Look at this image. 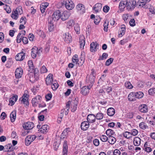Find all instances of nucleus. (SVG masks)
<instances>
[{
	"label": "nucleus",
	"instance_id": "f257e3e1",
	"mask_svg": "<svg viewBox=\"0 0 155 155\" xmlns=\"http://www.w3.org/2000/svg\"><path fill=\"white\" fill-rule=\"evenodd\" d=\"M91 71L90 75L87 77L86 82L89 85L90 84L92 86L94 82L96 74L93 69Z\"/></svg>",
	"mask_w": 155,
	"mask_h": 155
},
{
	"label": "nucleus",
	"instance_id": "f03ea898",
	"mask_svg": "<svg viewBox=\"0 0 155 155\" xmlns=\"http://www.w3.org/2000/svg\"><path fill=\"white\" fill-rule=\"evenodd\" d=\"M127 8L129 10H132L134 8L137 3L135 0H126Z\"/></svg>",
	"mask_w": 155,
	"mask_h": 155
},
{
	"label": "nucleus",
	"instance_id": "7ed1b4c3",
	"mask_svg": "<svg viewBox=\"0 0 155 155\" xmlns=\"http://www.w3.org/2000/svg\"><path fill=\"white\" fill-rule=\"evenodd\" d=\"M41 52V50L38 49L35 46L31 49V55L33 58H35L37 55H39Z\"/></svg>",
	"mask_w": 155,
	"mask_h": 155
},
{
	"label": "nucleus",
	"instance_id": "20e7f679",
	"mask_svg": "<svg viewBox=\"0 0 155 155\" xmlns=\"http://www.w3.org/2000/svg\"><path fill=\"white\" fill-rule=\"evenodd\" d=\"M36 138L35 135H29L27 136L25 140V143L26 145L28 146L33 142Z\"/></svg>",
	"mask_w": 155,
	"mask_h": 155
},
{
	"label": "nucleus",
	"instance_id": "39448f33",
	"mask_svg": "<svg viewBox=\"0 0 155 155\" xmlns=\"http://www.w3.org/2000/svg\"><path fill=\"white\" fill-rule=\"evenodd\" d=\"M99 45L97 42H93L90 44V51L92 52H94L99 49Z\"/></svg>",
	"mask_w": 155,
	"mask_h": 155
},
{
	"label": "nucleus",
	"instance_id": "423d86ee",
	"mask_svg": "<svg viewBox=\"0 0 155 155\" xmlns=\"http://www.w3.org/2000/svg\"><path fill=\"white\" fill-rule=\"evenodd\" d=\"M60 15H61V12L59 10H58L54 12L51 16L52 22L53 21H57L60 18Z\"/></svg>",
	"mask_w": 155,
	"mask_h": 155
},
{
	"label": "nucleus",
	"instance_id": "0eeeda50",
	"mask_svg": "<svg viewBox=\"0 0 155 155\" xmlns=\"http://www.w3.org/2000/svg\"><path fill=\"white\" fill-rule=\"evenodd\" d=\"M28 96L26 94H24L22 97H20L19 99V101L20 103H23L26 105H28Z\"/></svg>",
	"mask_w": 155,
	"mask_h": 155
},
{
	"label": "nucleus",
	"instance_id": "6e6552de",
	"mask_svg": "<svg viewBox=\"0 0 155 155\" xmlns=\"http://www.w3.org/2000/svg\"><path fill=\"white\" fill-rule=\"evenodd\" d=\"M77 11L80 14H83L85 12L84 5L81 4H79L76 6Z\"/></svg>",
	"mask_w": 155,
	"mask_h": 155
},
{
	"label": "nucleus",
	"instance_id": "1a4fd4ad",
	"mask_svg": "<svg viewBox=\"0 0 155 155\" xmlns=\"http://www.w3.org/2000/svg\"><path fill=\"white\" fill-rule=\"evenodd\" d=\"M92 87L91 86L90 84L89 86H84L81 89V93L84 95H86L89 92V90Z\"/></svg>",
	"mask_w": 155,
	"mask_h": 155
},
{
	"label": "nucleus",
	"instance_id": "9d476101",
	"mask_svg": "<svg viewBox=\"0 0 155 155\" xmlns=\"http://www.w3.org/2000/svg\"><path fill=\"white\" fill-rule=\"evenodd\" d=\"M34 124L31 122H28L25 123L23 125L24 129L26 130H30L32 129L34 127Z\"/></svg>",
	"mask_w": 155,
	"mask_h": 155
},
{
	"label": "nucleus",
	"instance_id": "9b49d317",
	"mask_svg": "<svg viewBox=\"0 0 155 155\" xmlns=\"http://www.w3.org/2000/svg\"><path fill=\"white\" fill-rule=\"evenodd\" d=\"M65 6L67 9L71 10L74 8V5L71 0H66Z\"/></svg>",
	"mask_w": 155,
	"mask_h": 155
},
{
	"label": "nucleus",
	"instance_id": "f8f14e48",
	"mask_svg": "<svg viewBox=\"0 0 155 155\" xmlns=\"http://www.w3.org/2000/svg\"><path fill=\"white\" fill-rule=\"evenodd\" d=\"M64 41L67 43H69L72 41V38L70 34L66 33L63 35Z\"/></svg>",
	"mask_w": 155,
	"mask_h": 155
},
{
	"label": "nucleus",
	"instance_id": "ddd939ff",
	"mask_svg": "<svg viewBox=\"0 0 155 155\" xmlns=\"http://www.w3.org/2000/svg\"><path fill=\"white\" fill-rule=\"evenodd\" d=\"M41 97L39 95H38L35 98H33L31 101L33 106H37L38 104L41 102Z\"/></svg>",
	"mask_w": 155,
	"mask_h": 155
},
{
	"label": "nucleus",
	"instance_id": "4468645a",
	"mask_svg": "<svg viewBox=\"0 0 155 155\" xmlns=\"http://www.w3.org/2000/svg\"><path fill=\"white\" fill-rule=\"evenodd\" d=\"M87 120L89 123H92L94 122L96 119L95 115L93 114H90L87 116Z\"/></svg>",
	"mask_w": 155,
	"mask_h": 155
},
{
	"label": "nucleus",
	"instance_id": "2eb2a0df",
	"mask_svg": "<svg viewBox=\"0 0 155 155\" xmlns=\"http://www.w3.org/2000/svg\"><path fill=\"white\" fill-rule=\"evenodd\" d=\"M53 75L51 74H49L46 78V83L47 85H50L54 81L53 80Z\"/></svg>",
	"mask_w": 155,
	"mask_h": 155
},
{
	"label": "nucleus",
	"instance_id": "dca6fc26",
	"mask_svg": "<svg viewBox=\"0 0 155 155\" xmlns=\"http://www.w3.org/2000/svg\"><path fill=\"white\" fill-rule=\"evenodd\" d=\"M25 54L22 51L16 55L15 59L17 61H21L25 58Z\"/></svg>",
	"mask_w": 155,
	"mask_h": 155
},
{
	"label": "nucleus",
	"instance_id": "f3484780",
	"mask_svg": "<svg viewBox=\"0 0 155 155\" xmlns=\"http://www.w3.org/2000/svg\"><path fill=\"white\" fill-rule=\"evenodd\" d=\"M87 121H84L81 123V127L82 130H86L89 128L90 124Z\"/></svg>",
	"mask_w": 155,
	"mask_h": 155
},
{
	"label": "nucleus",
	"instance_id": "a211bd4d",
	"mask_svg": "<svg viewBox=\"0 0 155 155\" xmlns=\"http://www.w3.org/2000/svg\"><path fill=\"white\" fill-rule=\"evenodd\" d=\"M68 152V146L67 142L65 140L63 144L62 155H67Z\"/></svg>",
	"mask_w": 155,
	"mask_h": 155
},
{
	"label": "nucleus",
	"instance_id": "6ab92c4d",
	"mask_svg": "<svg viewBox=\"0 0 155 155\" xmlns=\"http://www.w3.org/2000/svg\"><path fill=\"white\" fill-rule=\"evenodd\" d=\"M18 98V96L16 95H14L11 97L9 100V105L11 106L13 105L17 101Z\"/></svg>",
	"mask_w": 155,
	"mask_h": 155
},
{
	"label": "nucleus",
	"instance_id": "aec40b11",
	"mask_svg": "<svg viewBox=\"0 0 155 155\" xmlns=\"http://www.w3.org/2000/svg\"><path fill=\"white\" fill-rule=\"evenodd\" d=\"M69 132V128H66L64 129L61 135V138L63 139L66 138L68 135Z\"/></svg>",
	"mask_w": 155,
	"mask_h": 155
},
{
	"label": "nucleus",
	"instance_id": "412c9836",
	"mask_svg": "<svg viewBox=\"0 0 155 155\" xmlns=\"http://www.w3.org/2000/svg\"><path fill=\"white\" fill-rule=\"evenodd\" d=\"M125 26L124 25H122L118 34V37H121L123 36L125 33Z\"/></svg>",
	"mask_w": 155,
	"mask_h": 155
},
{
	"label": "nucleus",
	"instance_id": "4be33fe9",
	"mask_svg": "<svg viewBox=\"0 0 155 155\" xmlns=\"http://www.w3.org/2000/svg\"><path fill=\"white\" fill-rule=\"evenodd\" d=\"M147 3V2L143 0H139L137 3V5L146 8H147L146 5Z\"/></svg>",
	"mask_w": 155,
	"mask_h": 155
},
{
	"label": "nucleus",
	"instance_id": "5701e85b",
	"mask_svg": "<svg viewBox=\"0 0 155 155\" xmlns=\"http://www.w3.org/2000/svg\"><path fill=\"white\" fill-rule=\"evenodd\" d=\"M69 13L67 11H64L60 15V18L61 20L64 21L68 19L69 17Z\"/></svg>",
	"mask_w": 155,
	"mask_h": 155
},
{
	"label": "nucleus",
	"instance_id": "b1692460",
	"mask_svg": "<svg viewBox=\"0 0 155 155\" xmlns=\"http://www.w3.org/2000/svg\"><path fill=\"white\" fill-rule=\"evenodd\" d=\"M126 4V0H123L120 2L119 8L121 11H123L125 7H127Z\"/></svg>",
	"mask_w": 155,
	"mask_h": 155
},
{
	"label": "nucleus",
	"instance_id": "393cba45",
	"mask_svg": "<svg viewBox=\"0 0 155 155\" xmlns=\"http://www.w3.org/2000/svg\"><path fill=\"white\" fill-rule=\"evenodd\" d=\"M23 74V70L21 68H18L15 71V76L16 78H20L22 76Z\"/></svg>",
	"mask_w": 155,
	"mask_h": 155
},
{
	"label": "nucleus",
	"instance_id": "a878e982",
	"mask_svg": "<svg viewBox=\"0 0 155 155\" xmlns=\"http://www.w3.org/2000/svg\"><path fill=\"white\" fill-rule=\"evenodd\" d=\"M48 126L45 124L42 126L38 130L39 132L43 134L46 133L48 132Z\"/></svg>",
	"mask_w": 155,
	"mask_h": 155
},
{
	"label": "nucleus",
	"instance_id": "bb28decb",
	"mask_svg": "<svg viewBox=\"0 0 155 155\" xmlns=\"http://www.w3.org/2000/svg\"><path fill=\"white\" fill-rule=\"evenodd\" d=\"M102 5L100 3L96 4L93 8V9L95 11L96 13L100 11L101 9Z\"/></svg>",
	"mask_w": 155,
	"mask_h": 155
},
{
	"label": "nucleus",
	"instance_id": "cd10ccee",
	"mask_svg": "<svg viewBox=\"0 0 155 155\" xmlns=\"http://www.w3.org/2000/svg\"><path fill=\"white\" fill-rule=\"evenodd\" d=\"M139 110L142 113H147L148 111L147 106L146 104H142L140 106Z\"/></svg>",
	"mask_w": 155,
	"mask_h": 155
},
{
	"label": "nucleus",
	"instance_id": "c85d7f7f",
	"mask_svg": "<svg viewBox=\"0 0 155 155\" xmlns=\"http://www.w3.org/2000/svg\"><path fill=\"white\" fill-rule=\"evenodd\" d=\"M107 114L110 116H112L115 113V110L113 107H110L107 110Z\"/></svg>",
	"mask_w": 155,
	"mask_h": 155
},
{
	"label": "nucleus",
	"instance_id": "c756f323",
	"mask_svg": "<svg viewBox=\"0 0 155 155\" xmlns=\"http://www.w3.org/2000/svg\"><path fill=\"white\" fill-rule=\"evenodd\" d=\"M136 98L134 92H133L130 93L128 96V98L130 101H134Z\"/></svg>",
	"mask_w": 155,
	"mask_h": 155
},
{
	"label": "nucleus",
	"instance_id": "7c9ffc66",
	"mask_svg": "<svg viewBox=\"0 0 155 155\" xmlns=\"http://www.w3.org/2000/svg\"><path fill=\"white\" fill-rule=\"evenodd\" d=\"M141 139L138 137H135L134 139V143L135 146H138L140 143Z\"/></svg>",
	"mask_w": 155,
	"mask_h": 155
},
{
	"label": "nucleus",
	"instance_id": "2f4dec72",
	"mask_svg": "<svg viewBox=\"0 0 155 155\" xmlns=\"http://www.w3.org/2000/svg\"><path fill=\"white\" fill-rule=\"evenodd\" d=\"M79 43L80 48L82 49H83L85 43V38H84L82 39L81 38L80 39Z\"/></svg>",
	"mask_w": 155,
	"mask_h": 155
},
{
	"label": "nucleus",
	"instance_id": "473e14b6",
	"mask_svg": "<svg viewBox=\"0 0 155 155\" xmlns=\"http://www.w3.org/2000/svg\"><path fill=\"white\" fill-rule=\"evenodd\" d=\"M51 88L53 90H55L58 87L59 85L57 81L55 80L52 83Z\"/></svg>",
	"mask_w": 155,
	"mask_h": 155
},
{
	"label": "nucleus",
	"instance_id": "72a5a7b5",
	"mask_svg": "<svg viewBox=\"0 0 155 155\" xmlns=\"http://www.w3.org/2000/svg\"><path fill=\"white\" fill-rule=\"evenodd\" d=\"M108 142L110 144H114L116 141V138L112 136L109 137L108 138Z\"/></svg>",
	"mask_w": 155,
	"mask_h": 155
},
{
	"label": "nucleus",
	"instance_id": "f704fd0d",
	"mask_svg": "<svg viewBox=\"0 0 155 155\" xmlns=\"http://www.w3.org/2000/svg\"><path fill=\"white\" fill-rule=\"evenodd\" d=\"M134 93L135 94V97H136L137 98H141L143 96V93L141 91L134 92Z\"/></svg>",
	"mask_w": 155,
	"mask_h": 155
},
{
	"label": "nucleus",
	"instance_id": "c9c22d12",
	"mask_svg": "<svg viewBox=\"0 0 155 155\" xmlns=\"http://www.w3.org/2000/svg\"><path fill=\"white\" fill-rule=\"evenodd\" d=\"M11 120L12 122H14L16 118V112L15 111H12L10 115Z\"/></svg>",
	"mask_w": 155,
	"mask_h": 155
},
{
	"label": "nucleus",
	"instance_id": "e433bc0d",
	"mask_svg": "<svg viewBox=\"0 0 155 155\" xmlns=\"http://www.w3.org/2000/svg\"><path fill=\"white\" fill-rule=\"evenodd\" d=\"M95 117H96V119L100 120L103 118L104 115L102 113L99 112L96 114Z\"/></svg>",
	"mask_w": 155,
	"mask_h": 155
},
{
	"label": "nucleus",
	"instance_id": "4c0bfd02",
	"mask_svg": "<svg viewBox=\"0 0 155 155\" xmlns=\"http://www.w3.org/2000/svg\"><path fill=\"white\" fill-rule=\"evenodd\" d=\"M11 16L13 19L17 20L18 17V14L15 11L12 12Z\"/></svg>",
	"mask_w": 155,
	"mask_h": 155
},
{
	"label": "nucleus",
	"instance_id": "58836bf2",
	"mask_svg": "<svg viewBox=\"0 0 155 155\" xmlns=\"http://www.w3.org/2000/svg\"><path fill=\"white\" fill-rule=\"evenodd\" d=\"M74 24V21L73 20H69L67 23V26L68 28L72 27Z\"/></svg>",
	"mask_w": 155,
	"mask_h": 155
},
{
	"label": "nucleus",
	"instance_id": "ea45409f",
	"mask_svg": "<svg viewBox=\"0 0 155 155\" xmlns=\"http://www.w3.org/2000/svg\"><path fill=\"white\" fill-rule=\"evenodd\" d=\"M78 101L77 100H75L74 103V105L73 107H71V111L72 112H74L76 111L77 107V104H78Z\"/></svg>",
	"mask_w": 155,
	"mask_h": 155
},
{
	"label": "nucleus",
	"instance_id": "a19ab883",
	"mask_svg": "<svg viewBox=\"0 0 155 155\" xmlns=\"http://www.w3.org/2000/svg\"><path fill=\"white\" fill-rule=\"evenodd\" d=\"M72 61L75 64H77L78 62V56L77 54H75L73 56L72 58Z\"/></svg>",
	"mask_w": 155,
	"mask_h": 155
},
{
	"label": "nucleus",
	"instance_id": "79ce46f5",
	"mask_svg": "<svg viewBox=\"0 0 155 155\" xmlns=\"http://www.w3.org/2000/svg\"><path fill=\"white\" fill-rule=\"evenodd\" d=\"M106 133L107 135L109 137L113 135L114 132L113 130L110 129H108L106 130Z\"/></svg>",
	"mask_w": 155,
	"mask_h": 155
},
{
	"label": "nucleus",
	"instance_id": "37998d69",
	"mask_svg": "<svg viewBox=\"0 0 155 155\" xmlns=\"http://www.w3.org/2000/svg\"><path fill=\"white\" fill-rule=\"evenodd\" d=\"M108 56V54H107L105 53H104L103 54L102 56H100L99 58L98 59V60H101L106 59L107 58Z\"/></svg>",
	"mask_w": 155,
	"mask_h": 155
},
{
	"label": "nucleus",
	"instance_id": "c03bdc74",
	"mask_svg": "<svg viewBox=\"0 0 155 155\" xmlns=\"http://www.w3.org/2000/svg\"><path fill=\"white\" fill-rule=\"evenodd\" d=\"M12 145L11 144H8L4 147V151L7 152L9 151L10 150H12L11 149Z\"/></svg>",
	"mask_w": 155,
	"mask_h": 155
},
{
	"label": "nucleus",
	"instance_id": "a18cd8bd",
	"mask_svg": "<svg viewBox=\"0 0 155 155\" xmlns=\"http://www.w3.org/2000/svg\"><path fill=\"white\" fill-rule=\"evenodd\" d=\"M23 37V36L21 35V33H19L17 37V42L18 43H20L21 41V38Z\"/></svg>",
	"mask_w": 155,
	"mask_h": 155
},
{
	"label": "nucleus",
	"instance_id": "49530a36",
	"mask_svg": "<svg viewBox=\"0 0 155 155\" xmlns=\"http://www.w3.org/2000/svg\"><path fill=\"white\" fill-rule=\"evenodd\" d=\"M109 22L107 20H105L104 24V30L105 31H108V25Z\"/></svg>",
	"mask_w": 155,
	"mask_h": 155
},
{
	"label": "nucleus",
	"instance_id": "de8ad7c7",
	"mask_svg": "<svg viewBox=\"0 0 155 155\" xmlns=\"http://www.w3.org/2000/svg\"><path fill=\"white\" fill-rule=\"evenodd\" d=\"M124 136L127 139H129L131 137V134L130 132L126 131L123 134Z\"/></svg>",
	"mask_w": 155,
	"mask_h": 155
},
{
	"label": "nucleus",
	"instance_id": "09e8293b",
	"mask_svg": "<svg viewBox=\"0 0 155 155\" xmlns=\"http://www.w3.org/2000/svg\"><path fill=\"white\" fill-rule=\"evenodd\" d=\"M139 127L143 130H145L148 128V126L145 125V124L143 122H142L139 124Z\"/></svg>",
	"mask_w": 155,
	"mask_h": 155
},
{
	"label": "nucleus",
	"instance_id": "8fccbe9b",
	"mask_svg": "<svg viewBox=\"0 0 155 155\" xmlns=\"http://www.w3.org/2000/svg\"><path fill=\"white\" fill-rule=\"evenodd\" d=\"M114 59L112 58H110L107 59L105 63V65L106 66H109L113 62Z\"/></svg>",
	"mask_w": 155,
	"mask_h": 155
},
{
	"label": "nucleus",
	"instance_id": "3c124183",
	"mask_svg": "<svg viewBox=\"0 0 155 155\" xmlns=\"http://www.w3.org/2000/svg\"><path fill=\"white\" fill-rule=\"evenodd\" d=\"M74 29L77 34H79L80 33V27L79 24H77L74 27Z\"/></svg>",
	"mask_w": 155,
	"mask_h": 155
},
{
	"label": "nucleus",
	"instance_id": "603ef678",
	"mask_svg": "<svg viewBox=\"0 0 155 155\" xmlns=\"http://www.w3.org/2000/svg\"><path fill=\"white\" fill-rule=\"evenodd\" d=\"M125 87L128 89H131L133 87V86L129 81H127L125 83Z\"/></svg>",
	"mask_w": 155,
	"mask_h": 155
},
{
	"label": "nucleus",
	"instance_id": "864d4df0",
	"mask_svg": "<svg viewBox=\"0 0 155 155\" xmlns=\"http://www.w3.org/2000/svg\"><path fill=\"white\" fill-rule=\"evenodd\" d=\"M15 11L16 12L18 13V14H19L20 15H21L23 13V11L22 10V7L21 6H19L16 8Z\"/></svg>",
	"mask_w": 155,
	"mask_h": 155
},
{
	"label": "nucleus",
	"instance_id": "5fc2aeb1",
	"mask_svg": "<svg viewBox=\"0 0 155 155\" xmlns=\"http://www.w3.org/2000/svg\"><path fill=\"white\" fill-rule=\"evenodd\" d=\"M40 72L41 73H44L47 72V69L46 68L45 66L43 65L40 69Z\"/></svg>",
	"mask_w": 155,
	"mask_h": 155
},
{
	"label": "nucleus",
	"instance_id": "6e6d98bb",
	"mask_svg": "<svg viewBox=\"0 0 155 155\" xmlns=\"http://www.w3.org/2000/svg\"><path fill=\"white\" fill-rule=\"evenodd\" d=\"M101 140L103 142H105L108 140V138L105 135H102L100 137Z\"/></svg>",
	"mask_w": 155,
	"mask_h": 155
},
{
	"label": "nucleus",
	"instance_id": "4d7b16f0",
	"mask_svg": "<svg viewBox=\"0 0 155 155\" xmlns=\"http://www.w3.org/2000/svg\"><path fill=\"white\" fill-rule=\"evenodd\" d=\"M84 58H81L78 59V62L77 64L78 65L80 66H82L84 63Z\"/></svg>",
	"mask_w": 155,
	"mask_h": 155
},
{
	"label": "nucleus",
	"instance_id": "13d9d810",
	"mask_svg": "<svg viewBox=\"0 0 155 155\" xmlns=\"http://www.w3.org/2000/svg\"><path fill=\"white\" fill-rule=\"evenodd\" d=\"M20 22L25 25L26 23V18L25 17H22L20 19Z\"/></svg>",
	"mask_w": 155,
	"mask_h": 155
},
{
	"label": "nucleus",
	"instance_id": "bf43d9fd",
	"mask_svg": "<svg viewBox=\"0 0 155 155\" xmlns=\"http://www.w3.org/2000/svg\"><path fill=\"white\" fill-rule=\"evenodd\" d=\"M131 135L136 136L138 134V131L137 130L134 129L131 130Z\"/></svg>",
	"mask_w": 155,
	"mask_h": 155
},
{
	"label": "nucleus",
	"instance_id": "052dcab7",
	"mask_svg": "<svg viewBox=\"0 0 155 155\" xmlns=\"http://www.w3.org/2000/svg\"><path fill=\"white\" fill-rule=\"evenodd\" d=\"M149 94L150 95H152L155 93V88H151L148 91Z\"/></svg>",
	"mask_w": 155,
	"mask_h": 155
},
{
	"label": "nucleus",
	"instance_id": "680f3d73",
	"mask_svg": "<svg viewBox=\"0 0 155 155\" xmlns=\"http://www.w3.org/2000/svg\"><path fill=\"white\" fill-rule=\"evenodd\" d=\"M149 9L150 12L152 14H155V9L154 8L153 6H150L149 8Z\"/></svg>",
	"mask_w": 155,
	"mask_h": 155
},
{
	"label": "nucleus",
	"instance_id": "e2e57ef3",
	"mask_svg": "<svg viewBox=\"0 0 155 155\" xmlns=\"http://www.w3.org/2000/svg\"><path fill=\"white\" fill-rule=\"evenodd\" d=\"M52 94L51 93H48L45 96V98L47 100H50L52 97Z\"/></svg>",
	"mask_w": 155,
	"mask_h": 155
},
{
	"label": "nucleus",
	"instance_id": "0e129e2a",
	"mask_svg": "<svg viewBox=\"0 0 155 155\" xmlns=\"http://www.w3.org/2000/svg\"><path fill=\"white\" fill-rule=\"evenodd\" d=\"M130 25L131 26H134L135 25V21L134 19H132L129 21Z\"/></svg>",
	"mask_w": 155,
	"mask_h": 155
},
{
	"label": "nucleus",
	"instance_id": "69168bd1",
	"mask_svg": "<svg viewBox=\"0 0 155 155\" xmlns=\"http://www.w3.org/2000/svg\"><path fill=\"white\" fill-rule=\"evenodd\" d=\"M6 7L4 8L6 12L8 13H9L11 12V10L10 8V7L6 5Z\"/></svg>",
	"mask_w": 155,
	"mask_h": 155
},
{
	"label": "nucleus",
	"instance_id": "338daca9",
	"mask_svg": "<svg viewBox=\"0 0 155 155\" xmlns=\"http://www.w3.org/2000/svg\"><path fill=\"white\" fill-rule=\"evenodd\" d=\"M109 9V7L108 6L106 5L104 7L103 10L104 12L107 13L108 12Z\"/></svg>",
	"mask_w": 155,
	"mask_h": 155
},
{
	"label": "nucleus",
	"instance_id": "774afa93",
	"mask_svg": "<svg viewBox=\"0 0 155 155\" xmlns=\"http://www.w3.org/2000/svg\"><path fill=\"white\" fill-rule=\"evenodd\" d=\"M120 151L117 149L115 150L113 152L114 155H120Z\"/></svg>",
	"mask_w": 155,
	"mask_h": 155
}]
</instances>
